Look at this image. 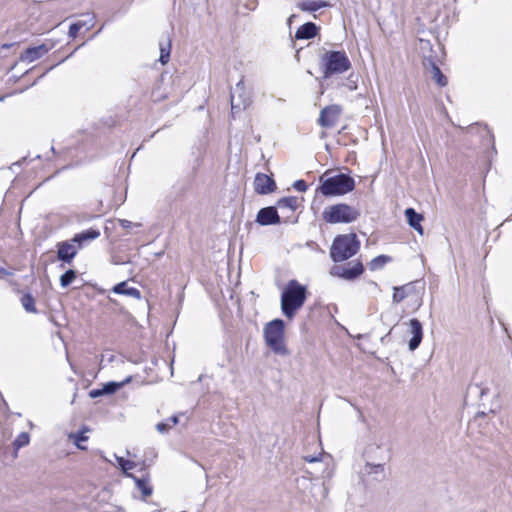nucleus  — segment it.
Returning a JSON list of instances; mask_svg holds the SVG:
<instances>
[{
    "label": "nucleus",
    "instance_id": "nucleus-1",
    "mask_svg": "<svg viewBox=\"0 0 512 512\" xmlns=\"http://www.w3.org/2000/svg\"><path fill=\"white\" fill-rule=\"evenodd\" d=\"M307 298L306 287L296 280H290L281 295L282 313L292 319L297 310L305 303Z\"/></svg>",
    "mask_w": 512,
    "mask_h": 512
},
{
    "label": "nucleus",
    "instance_id": "nucleus-2",
    "mask_svg": "<svg viewBox=\"0 0 512 512\" xmlns=\"http://www.w3.org/2000/svg\"><path fill=\"white\" fill-rule=\"evenodd\" d=\"M320 66L323 78L328 79L333 75H339L351 69L352 64L343 50L326 51L320 58Z\"/></svg>",
    "mask_w": 512,
    "mask_h": 512
},
{
    "label": "nucleus",
    "instance_id": "nucleus-3",
    "mask_svg": "<svg viewBox=\"0 0 512 512\" xmlns=\"http://www.w3.org/2000/svg\"><path fill=\"white\" fill-rule=\"evenodd\" d=\"M321 185L317 189L325 197L341 196L345 195L355 188L354 179L344 173H339L334 176L326 177L325 175L320 177Z\"/></svg>",
    "mask_w": 512,
    "mask_h": 512
},
{
    "label": "nucleus",
    "instance_id": "nucleus-4",
    "mask_svg": "<svg viewBox=\"0 0 512 512\" xmlns=\"http://www.w3.org/2000/svg\"><path fill=\"white\" fill-rule=\"evenodd\" d=\"M360 249V241L354 233L338 235L330 248V257L334 262H342L353 257Z\"/></svg>",
    "mask_w": 512,
    "mask_h": 512
},
{
    "label": "nucleus",
    "instance_id": "nucleus-5",
    "mask_svg": "<svg viewBox=\"0 0 512 512\" xmlns=\"http://www.w3.org/2000/svg\"><path fill=\"white\" fill-rule=\"evenodd\" d=\"M284 321L274 319L264 328V338L269 348L276 354L287 355L288 350L284 343Z\"/></svg>",
    "mask_w": 512,
    "mask_h": 512
},
{
    "label": "nucleus",
    "instance_id": "nucleus-6",
    "mask_svg": "<svg viewBox=\"0 0 512 512\" xmlns=\"http://www.w3.org/2000/svg\"><path fill=\"white\" fill-rule=\"evenodd\" d=\"M360 211L346 203L328 206L322 212L323 220L329 224L351 223L358 219Z\"/></svg>",
    "mask_w": 512,
    "mask_h": 512
},
{
    "label": "nucleus",
    "instance_id": "nucleus-7",
    "mask_svg": "<svg viewBox=\"0 0 512 512\" xmlns=\"http://www.w3.org/2000/svg\"><path fill=\"white\" fill-rule=\"evenodd\" d=\"M231 113L235 117L237 113L247 109L251 103V93L245 87L243 78L235 85V88L230 93Z\"/></svg>",
    "mask_w": 512,
    "mask_h": 512
},
{
    "label": "nucleus",
    "instance_id": "nucleus-8",
    "mask_svg": "<svg viewBox=\"0 0 512 512\" xmlns=\"http://www.w3.org/2000/svg\"><path fill=\"white\" fill-rule=\"evenodd\" d=\"M342 109L339 105H330L320 111L318 123L324 128H333L339 121Z\"/></svg>",
    "mask_w": 512,
    "mask_h": 512
},
{
    "label": "nucleus",
    "instance_id": "nucleus-9",
    "mask_svg": "<svg viewBox=\"0 0 512 512\" xmlns=\"http://www.w3.org/2000/svg\"><path fill=\"white\" fill-rule=\"evenodd\" d=\"M364 272V266L357 260L351 267L334 266L331 269V275L345 280H354Z\"/></svg>",
    "mask_w": 512,
    "mask_h": 512
},
{
    "label": "nucleus",
    "instance_id": "nucleus-10",
    "mask_svg": "<svg viewBox=\"0 0 512 512\" xmlns=\"http://www.w3.org/2000/svg\"><path fill=\"white\" fill-rule=\"evenodd\" d=\"M77 242H73V238L67 241L57 243V258L58 260L70 264L78 253Z\"/></svg>",
    "mask_w": 512,
    "mask_h": 512
},
{
    "label": "nucleus",
    "instance_id": "nucleus-11",
    "mask_svg": "<svg viewBox=\"0 0 512 512\" xmlns=\"http://www.w3.org/2000/svg\"><path fill=\"white\" fill-rule=\"evenodd\" d=\"M253 184L255 192L260 195L270 194L276 189V183L273 178L264 173H257Z\"/></svg>",
    "mask_w": 512,
    "mask_h": 512
},
{
    "label": "nucleus",
    "instance_id": "nucleus-12",
    "mask_svg": "<svg viewBox=\"0 0 512 512\" xmlns=\"http://www.w3.org/2000/svg\"><path fill=\"white\" fill-rule=\"evenodd\" d=\"M280 221L277 207L274 206L261 208L256 216V222L262 226L278 224Z\"/></svg>",
    "mask_w": 512,
    "mask_h": 512
},
{
    "label": "nucleus",
    "instance_id": "nucleus-13",
    "mask_svg": "<svg viewBox=\"0 0 512 512\" xmlns=\"http://www.w3.org/2000/svg\"><path fill=\"white\" fill-rule=\"evenodd\" d=\"M409 327L412 338L409 340L408 346L411 351H414L419 347L422 341L423 327L421 322L416 318H413L409 321Z\"/></svg>",
    "mask_w": 512,
    "mask_h": 512
},
{
    "label": "nucleus",
    "instance_id": "nucleus-14",
    "mask_svg": "<svg viewBox=\"0 0 512 512\" xmlns=\"http://www.w3.org/2000/svg\"><path fill=\"white\" fill-rule=\"evenodd\" d=\"M49 50H50V47L47 46L46 44L29 47L21 54L20 59L22 61L31 63V62H34L37 59L41 58L42 56H44Z\"/></svg>",
    "mask_w": 512,
    "mask_h": 512
},
{
    "label": "nucleus",
    "instance_id": "nucleus-15",
    "mask_svg": "<svg viewBox=\"0 0 512 512\" xmlns=\"http://www.w3.org/2000/svg\"><path fill=\"white\" fill-rule=\"evenodd\" d=\"M319 30V26H317L314 22H306L297 29L295 38L297 40H309L316 37L319 33Z\"/></svg>",
    "mask_w": 512,
    "mask_h": 512
},
{
    "label": "nucleus",
    "instance_id": "nucleus-16",
    "mask_svg": "<svg viewBox=\"0 0 512 512\" xmlns=\"http://www.w3.org/2000/svg\"><path fill=\"white\" fill-rule=\"evenodd\" d=\"M424 66L430 70L432 74L433 80L441 87L447 85V78L441 72L440 68L436 65V63L431 59H426L424 62Z\"/></svg>",
    "mask_w": 512,
    "mask_h": 512
},
{
    "label": "nucleus",
    "instance_id": "nucleus-17",
    "mask_svg": "<svg viewBox=\"0 0 512 512\" xmlns=\"http://www.w3.org/2000/svg\"><path fill=\"white\" fill-rule=\"evenodd\" d=\"M405 216L407 218L408 224L414 230H416L419 234H423V227L421 225V221L423 220L422 214L416 212L414 208H407L405 210Z\"/></svg>",
    "mask_w": 512,
    "mask_h": 512
},
{
    "label": "nucleus",
    "instance_id": "nucleus-18",
    "mask_svg": "<svg viewBox=\"0 0 512 512\" xmlns=\"http://www.w3.org/2000/svg\"><path fill=\"white\" fill-rule=\"evenodd\" d=\"M329 6V2L325 0H303L297 3V8L303 12H315Z\"/></svg>",
    "mask_w": 512,
    "mask_h": 512
},
{
    "label": "nucleus",
    "instance_id": "nucleus-19",
    "mask_svg": "<svg viewBox=\"0 0 512 512\" xmlns=\"http://www.w3.org/2000/svg\"><path fill=\"white\" fill-rule=\"evenodd\" d=\"M128 477L132 478L135 482L137 489L141 492L142 498L146 499L152 495L153 487L149 482V477H136L133 474H128Z\"/></svg>",
    "mask_w": 512,
    "mask_h": 512
},
{
    "label": "nucleus",
    "instance_id": "nucleus-20",
    "mask_svg": "<svg viewBox=\"0 0 512 512\" xmlns=\"http://www.w3.org/2000/svg\"><path fill=\"white\" fill-rule=\"evenodd\" d=\"M112 291L114 293H116V294L126 295V296H129V297H133L135 299H140L141 298L140 290H138L135 287H130L128 285L127 281H122V282L116 284L112 288Z\"/></svg>",
    "mask_w": 512,
    "mask_h": 512
},
{
    "label": "nucleus",
    "instance_id": "nucleus-21",
    "mask_svg": "<svg viewBox=\"0 0 512 512\" xmlns=\"http://www.w3.org/2000/svg\"><path fill=\"white\" fill-rule=\"evenodd\" d=\"M100 236V231L97 229H87L78 234H75L73 237V242H77L78 248H82L83 244L86 241H91Z\"/></svg>",
    "mask_w": 512,
    "mask_h": 512
},
{
    "label": "nucleus",
    "instance_id": "nucleus-22",
    "mask_svg": "<svg viewBox=\"0 0 512 512\" xmlns=\"http://www.w3.org/2000/svg\"><path fill=\"white\" fill-rule=\"evenodd\" d=\"M414 290V286L412 283L400 286V287H394V293H393V302L394 303H400L405 298L409 297L411 293Z\"/></svg>",
    "mask_w": 512,
    "mask_h": 512
},
{
    "label": "nucleus",
    "instance_id": "nucleus-23",
    "mask_svg": "<svg viewBox=\"0 0 512 512\" xmlns=\"http://www.w3.org/2000/svg\"><path fill=\"white\" fill-rule=\"evenodd\" d=\"M363 473L374 475V479L380 481L384 478V464H371L367 462L364 466Z\"/></svg>",
    "mask_w": 512,
    "mask_h": 512
},
{
    "label": "nucleus",
    "instance_id": "nucleus-24",
    "mask_svg": "<svg viewBox=\"0 0 512 512\" xmlns=\"http://www.w3.org/2000/svg\"><path fill=\"white\" fill-rule=\"evenodd\" d=\"M131 381V377H127L124 381L122 382H115V381H111V382H107L106 384L103 385V392L105 393V395H111V394H114L115 392H117L120 388H122L125 384L129 383Z\"/></svg>",
    "mask_w": 512,
    "mask_h": 512
},
{
    "label": "nucleus",
    "instance_id": "nucleus-25",
    "mask_svg": "<svg viewBox=\"0 0 512 512\" xmlns=\"http://www.w3.org/2000/svg\"><path fill=\"white\" fill-rule=\"evenodd\" d=\"M277 207L280 209L287 208L295 211L298 207V198L294 196L283 197L277 201Z\"/></svg>",
    "mask_w": 512,
    "mask_h": 512
},
{
    "label": "nucleus",
    "instance_id": "nucleus-26",
    "mask_svg": "<svg viewBox=\"0 0 512 512\" xmlns=\"http://www.w3.org/2000/svg\"><path fill=\"white\" fill-rule=\"evenodd\" d=\"M86 431H88V428L84 427L77 433L69 434V439H72L74 444L81 450L86 449V447L82 445V442H86L88 440V437L85 435Z\"/></svg>",
    "mask_w": 512,
    "mask_h": 512
},
{
    "label": "nucleus",
    "instance_id": "nucleus-27",
    "mask_svg": "<svg viewBox=\"0 0 512 512\" xmlns=\"http://www.w3.org/2000/svg\"><path fill=\"white\" fill-rule=\"evenodd\" d=\"M391 260L389 256L386 255H379L372 259L369 263V269L372 271L379 270L384 267L386 263H388Z\"/></svg>",
    "mask_w": 512,
    "mask_h": 512
},
{
    "label": "nucleus",
    "instance_id": "nucleus-28",
    "mask_svg": "<svg viewBox=\"0 0 512 512\" xmlns=\"http://www.w3.org/2000/svg\"><path fill=\"white\" fill-rule=\"evenodd\" d=\"M171 40L167 38L166 44L160 43V58L162 64H166L170 58Z\"/></svg>",
    "mask_w": 512,
    "mask_h": 512
},
{
    "label": "nucleus",
    "instance_id": "nucleus-29",
    "mask_svg": "<svg viewBox=\"0 0 512 512\" xmlns=\"http://www.w3.org/2000/svg\"><path fill=\"white\" fill-rule=\"evenodd\" d=\"M76 278V271L73 269L67 270L60 277V285L63 288L68 287Z\"/></svg>",
    "mask_w": 512,
    "mask_h": 512
},
{
    "label": "nucleus",
    "instance_id": "nucleus-30",
    "mask_svg": "<svg viewBox=\"0 0 512 512\" xmlns=\"http://www.w3.org/2000/svg\"><path fill=\"white\" fill-rule=\"evenodd\" d=\"M30 442V436L27 432H21L13 442V446L15 450H19L22 447H25Z\"/></svg>",
    "mask_w": 512,
    "mask_h": 512
},
{
    "label": "nucleus",
    "instance_id": "nucleus-31",
    "mask_svg": "<svg viewBox=\"0 0 512 512\" xmlns=\"http://www.w3.org/2000/svg\"><path fill=\"white\" fill-rule=\"evenodd\" d=\"M21 303L27 312L35 313L37 311L35 307L34 298L30 294L24 295L21 298Z\"/></svg>",
    "mask_w": 512,
    "mask_h": 512
},
{
    "label": "nucleus",
    "instance_id": "nucleus-32",
    "mask_svg": "<svg viewBox=\"0 0 512 512\" xmlns=\"http://www.w3.org/2000/svg\"><path fill=\"white\" fill-rule=\"evenodd\" d=\"M85 16L87 20H79L77 23L81 25V28L86 27L87 29H91L94 26L95 16L91 13H87Z\"/></svg>",
    "mask_w": 512,
    "mask_h": 512
},
{
    "label": "nucleus",
    "instance_id": "nucleus-33",
    "mask_svg": "<svg viewBox=\"0 0 512 512\" xmlns=\"http://www.w3.org/2000/svg\"><path fill=\"white\" fill-rule=\"evenodd\" d=\"M81 29V25H79L77 22L72 23L69 27L68 35L70 38H75Z\"/></svg>",
    "mask_w": 512,
    "mask_h": 512
},
{
    "label": "nucleus",
    "instance_id": "nucleus-34",
    "mask_svg": "<svg viewBox=\"0 0 512 512\" xmlns=\"http://www.w3.org/2000/svg\"><path fill=\"white\" fill-rule=\"evenodd\" d=\"M293 188L299 192H305L308 185L304 180H297L293 183Z\"/></svg>",
    "mask_w": 512,
    "mask_h": 512
},
{
    "label": "nucleus",
    "instance_id": "nucleus-35",
    "mask_svg": "<svg viewBox=\"0 0 512 512\" xmlns=\"http://www.w3.org/2000/svg\"><path fill=\"white\" fill-rule=\"evenodd\" d=\"M136 467V463L130 460H126V462L123 464V468L121 469L125 475L128 477V471L132 470Z\"/></svg>",
    "mask_w": 512,
    "mask_h": 512
},
{
    "label": "nucleus",
    "instance_id": "nucleus-36",
    "mask_svg": "<svg viewBox=\"0 0 512 512\" xmlns=\"http://www.w3.org/2000/svg\"><path fill=\"white\" fill-rule=\"evenodd\" d=\"M171 428V424L167 422H160L156 425V429L160 433H166Z\"/></svg>",
    "mask_w": 512,
    "mask_h": 512
},
{
    "label": "nucleus",
    "instance_id": "nucleus-37",
    "mask_svg": "<svg viewBox=\"0 0 512 512\" xmlns=\"http://www.w3.org/2000/svg\"><path fill=\"white\" fill-rule=\"evenodd\" d=\"M119 224L124 229H129V228H132L133 226H140V224H134L131 221L126 220V219H120Z\"/></svg>",
    "mask_w": 512,
    "mask_h": 512
},
{
    "label": "nucleus",
    "instance_id": "nucleus-38",
    "mask_svg": "<svg viewBox=\"0 0 512 512\" xmlns=\"http://www.w3.org/2000/svg\"><path fill=\"white\" fill-rule=\"evenodd\" d=\"M102 395H105V393L103 392V388L101 389H93L89 392V396L91 398H97V397H100Z\"/></svg>",
    "mask_w": 512,
    "mask_h": 512
},
{
    "label": "nucleus",
    "instance_id": "nucleus-39",
    "mask_svg": "<svg viewBox=\"0 0 512 512\" xmlns=\"http://www.w3.org/2000/svg\"><path fill=\"white\" fill-rule=\"evenodd\" d=\"M115 456V459L119 465V467L122 469L123 468V464L126 462V459H124L123 457H119L117 455H114Z\"/></svg>",
    "mask_w": 512,
    "mask_h": 512
},
{
    "label": "nucleus",
    "instance_id": "nucleus-40",
    "mask_svg": "<svg viewBox=\"0 0 512 512\" xmlns=\"http://www.w3.org/2000/svg\"><path fill=\"white\" fill-rule=\"evenodd\" d=\"M168 423L171 424V427L176 425L178 423V417L177 416H171L168 420Z\"/></svg>",
    "mask_w": 512,
    "mask_h": 512
},
{
    "label": "nucleus",
    "instance_id": "nucleus-41",
    "mask_svg": "<svg viewBox=\"0 0 512 512\" xmlns=\"http://www.w3.org/2000/svg\"><path fill=\"white\" fill-rule=\"evenodd\" d=\"M0 274L3 276H9V275H12V272L6 270L5 268L0 267Z\"/></svg>",
    "mask_w": 512,
    "mask_h": 512
},
{
    "label": "nucleus",
    "instance_id": "nucleus-42",
    "mask_svg": "<svg viewBox=\"0 0 512 512\" xmlns=\"http://www.w3.org/2000/svg\"><path fill=\"white\" fill-rule=\"evenodd\" d=\"M305 459H306V461H308V462H316V461L318 460V459H317V458H315V457L305 458Z\"/></svg>",
    "mask_w": 512,
    "mask_h": 512
},
{
    "label": "nucleus",
    "instance_id": "nucleus-43",
    "mask_svg": "<svg viewBox=\"0 0 512 512\" xmlns=\"http://www.w3.org/2000/svg\"><path fill=\"white\" fill-rule=\"evenodd\" d=\"M295 18V15H291L289 18H288V24L290 25L292 22H293V19Z\"/></svg>",
    "mask_w": 512,
    "mask_h": 512
},
{
    "label": "nucleus",
    "instance_id": "nucleus-44",
    "mask_svg": "<svg viewBox=\"0 0 512 512\" xmlns=\"http://www.w3.org/2000/svg\"><path fill=\"white\" fill-rule=\"evenodd\" d=\"M153 96L155 97V100L156 101H159L161 99H164V97H158V96H155V92H153Z\"/></svg>",
    "mask_w": 512,
    "mask_h": 512
},
{
    "label": "nucleus",
    "instance_id": "nucleus-45",
    "mask_svg": "<svg viewBox=\"0 0 512 512\" xmlns=\"http://www.w3.org/2000/svg\"><path fill=\"white\" fill-rule=\"evenodd\" d=\"M4 98H5V96L0 97V101H3V100H4Z\"/></svg>",
    "mask_w": 512,
    "mask_h": 512
}]
</instances>
